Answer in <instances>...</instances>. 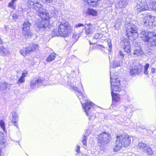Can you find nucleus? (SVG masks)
Here are the masks:
<instances>
[{
	"label": "nucleus",
	"mask_w": 156,
	"mask_h": 156,
	"mask_svg": "<svg viewBox=\"0 0 156 156\" xmlns=\"http://www.w3.org/2000/svg\"><path fill=\"white\" fill-rule=\"evenodd\" d=\"M72 89L75 91H76V94L77 96L79 99L80 100L82 105L83 108L86 113L87 115H88L90 119L95 118V115H91L90 111L92 109L91 107L94 104L89 101H85V102L82 101L85 100V98L83 93L77 88V87L74 86H71Z\"/></svg>",
	"instance_id": "1"
},
{
	"label": "nucleus",
	"mask_w": 156,
	"mask_h": 156,
	"mask_svg": "<svg viewBox=\"0 0 156 156\" xmlns=\"http://www.w3.org/2000/svg\"><path fill=\"white\" fill-rule=\"evenodd\" d=\"M72 31V27L68 23H61L59 24L58 32L57 30L54 29L51 31V34L53 37L59 35L66 37L69 35Z\"/></svg>",
	"instance_id": "2"
},
{
	"label": "nucleus",
	"mask_w": 156,
	"mask_h": 156,
	"mask_svg": "<svg viewBox=\"0 0 156 156\" xmlns=\"http://www.w3.org/2000/svg\"><path fill=\"white\" fill-rule=\"evenodd\" d=\"M28 3L30 5H33V11L40 18L46 19L49 18L50 15L48 12L42 7V6L39 3L34 2L31 0H29Z\"/></svg>",
	"instance_id": "3"
},
{
	"label": "nucleus",
	"mask_w": 156,
	"mask_h": 156,
	"mask_svg": "<svg viewBox=\"0 0 156 156\" xmlns=\"http://www.w3.org/2000/svg\"><path fill=\"white\" fill-rule=\"evenodd\" d=\"M131 141V138L127 134H123L117 136L115 147L114 149L117 151L120 150L123 146L125 147H127L130 145Z\"/></svg>",
	"instance_id": "4"
},
{
	"label": "nucleus",
	"mask_w": 156,
	"mask_h": 156,
	"mask_svg": "<svg viewBox=\"0 0 156 156\" xmlns=\"http://www.w3.org/2000/svg\"><path fill=\"white\" fill-rule=\"evenodd\" d=\"M142 40L148 46L156 45V34L154 32L142 31L140 34Z\"/></svg>",
	"instance_id": "5"
},
{
	"label": "nucleus",
	"mask_w": 156,
	"mask_h": 156,
	"mask_svg": "<svg viewBox=\"0 0 156 156\" xmlns=\"http://www.w3.org/2000/svg\"><path fill=\"white\" fill-rule=\"evenodd\" d=\"M148 3L150 8L156 10V2L153 0H141L137 3L136 9L138 12L149 9Z\"/></svg>",
	"instance_id": "6"
},
{
	"label": "nucleus",
	"mask_w": 156,
	"mask_h": 156,
	"mask_svg": "<svg viewBox=\"0 0 156 156\" xmlns=\"http://www.w3.org/2000/svg\"><path fill=\"white\" fill-rule=\"evenodd\" d=\"M126 27V35L129 37L135 39L138 36L136 27L133 24L129 23Z\"/></svg>",
	"instance_id": "7"
},
{
	"label": "nucleus",
	"mask_w": 156,
	"mask_h": 156,
	"mask_svg": "<svg viewBox=\"0 0 156 156\" xmlns=\"http://www.w3.org/2000/svg\"><path fill=\"white\" fill-rule=\"evenodd\" d=\"M110 135L105 132H102L99 135L98 139L99 146H102L108 143L111 139Z\"/></svg>",
	"instance_id": "8"
},
{
	"label": "nucleus",
	"mask_w": 156,
	"mask_h": 156,
	"mask_svg": "<svg viewBox=\"0 0 156 156\" xmlns=\"http://www.w3.org/2000/svg\"><path fill=\"white\" fill-rule=\"evenodd\" d=\"M110 82L111 90L113 91H119L120 89L119 86L120 84V80L117 77L113 76L110 73Z\"/></svg>",
	"instance_id": "9"
},
{
	"label": "nucleus",
	"mask_w": 156,
	"mask_h": 156,
	"mask_svg": "<svg viewBox=\"0 0 156 156\" xmlns=\"http://www.w3.org/2000/svg\"><path fill=\"white\" fill-rule=\"evenodd\" d=\"M137 148L149 155H151L153 154L151 147L149 145L142 142H140L138 143Z\"/></svg>",
	"instance_id": "10"
},
{
	"label": "nucleus",
	"mask_w": 156,
	"mask_h": 156,
	"mask_svg": "<svg viewBox=\"0 0 156 156\" xmlns=\"http://www.w3.org/2000/svg\"><path fill=\"white\" fill-rule=\"evenodd\" d=\"M50 17L48 19H43L41 18L43 20L39 21L37 24V26L38 28L40 31H44L46 30L47 28L48 25V20L50 19Z\"/></svg>",
	"instance_id": "11"
},
{
	"label": "nucleus",
	"mask_w": 156,
	"mask_h": 156,
	"mask_svg": "<svg viewBox=\"0 0 156 156\" xmlns=\"http://www.w3.org/2000/svg\"><path fill=\"white\" fill-rule=\"evenodd\" d=\"M44 80L42 78L37 77L33 79L30 82V86L31 89H34L41 85L43 83Z\"/></svg>",
	"instance_id": "12"
},
{
	"label": "nucleus",
	"mask_w": 156,
	"mask_h": 156,
	"mask_svg": "<svg viewBox=\"0 0 156 156\" xmlns=\"http://www.w3.org/2000/svg\"><path fill=\"white\" fill-rule=\"evenodd\" d=\"M30 25L31 24L27 21H25L23 24L22 32L25 37L31 35V33L30 32Z\"/></svg>",
	"instance_id": "13"
},
{
	"label": "nucleus",
	"mask_w": 156,
	"mask_h": 156,
	"mask_svg": "<svg viewBox=\"0 0 156 156\" xmlns=\"http://www.w3.org/2000/svg\"><path fill=\"white\" fill-rule=\"evenodd\" d=\"M142 70V66L139 64L136 65L134 68H133L130 70V75L133 76L139 75L141 73Z\"/></svg>",
	"instance_id": "14"
},
{
	"label": "nucleus",
	"mask_w": 156,
	"mask_h": 156,
	"mask_svg": "<svg viewBox=\"0 0 156 156\" xmlns=\"http://www.w3.org/2000/svg\"><path fill=\"white\" fill-rule=\"evenodd\" d=\"M142 15H143V16H142L141 18H142L144 25L149 28H151L152 26H150L148 24L149 22L152 20L151 17V15L147 14H142Z\"/></svg>",
	"instance_id": "15"
},
{
	"label": "nucleus",
	"mask_w": 156,
	"mask_h": 156,
	"mask_svg": "<svg viewBox=\"0 0 156 156\" xmlns=\"http://www.w3.org/2000/svg\"><path fill=\"white\" fill-rule=\"evenodd\" d=\"M133 54L135 56H141L143 54V51L141 48L140 45L138 44L135 45V48L133 49Z\"/></svg>",
	"instance_id": "16"
},
{
	"label": "nucleus",
	"mask_w": 156,
	"mask_h": 156,
	"mask_svg": "<svg viewBox=\"0 0 156 156\" xmlns=\"http://www.w3.org/2000/svg\"><path fill=\"white\" fill-rule=\"evenodd\" d=\"M84 27L85 32L87 35L90 34L94 32V28L92 24H86Z\"/></svg>",
	"instance_id": "17"
},
{
	"label": "nucleus",
	"mask_w": 156,
	"mask_h": 156,
	"mask_svg": "<svg viewBox=\"0 0 156 156\" xmlns=\"http://www.w3.org/2000/svg\"><path fill=\"white\" fill-rule=\"evenodd\" d=\"M12 118L11 122L14 124V125L18 128V122L17 120L18 119L19 116L17 113L15 111H13L12 112Z\"/></svg>",
	"instance_id": "18"
},
{
	"label": "nucleus",
	"mask_w": 156,
	"mask_h": 156,
	"mask_svg": "<svg viewBox=\"0 0 156 156\" xmlns=\"http://www.w3.org/2000/svg\"><path fill=\"white\" fill-rule=\"evenodd\" d=\"M111 95L112 100V105H116V104L119 102L120 97L119 95L115 94L113 91H111Z\"/></svg>",
	"instance_id": "19"
},
{
	"label": "nucleus",
	"mask_w": 156,
	"mask_h": 156,
	"mask_svg": "<svg viewBox=\"0 0 156 156\" xmlns=\"http://www.w3.org/2000/svg\"><path fill=\"white\" fill-rule=\"evenodd\" d=\"M28 48L27 50L29 51L30 52L33 51L37 52L39 50V46L38 44H33L30 45Z\"/></svg>",
	"instance_id": "20"
},
{
	"label": "nucleus",
	"mask_w": 156,
	"mask_h": 156,
	"mask_svg": "<svg viewBox=\"0 0 156 156\" xmlns=\"http://www.w3.org/2000/svg\"><path fill=\"white\" fill-rule=\"evenodd\" d=\"M27 72H25L22 73L21 76L16 82V83L18 85H20L24 83L25 82V77L27 76Z\"/></svg>",
	"instance_id": "21"
},
{
	"label": "nucleus",
	"mask_w": 156,
	"mask_h": 156,
	"mask_svg": "<svg viewBox=\"0 0 156 156\" xmlns=\"http://www.w3.org/2000/svg\"><path fill=\"white\" fill-rule=\"evenodd\" d=\"M10 53L9 49L3 46H0V55L3 56H7L9 55Z\"/></svg>",
	"instance_id": "22"
},
{
	"label": "nucleus",
	"mask_w": 156,
	"mask_h": 156,
	"mask_svg": "<svg viewBox=\"0 0 156 156\" xmlns=\"http://www.w3.org/2000/svg\"><path fill=\"white\" fill-rule=\"evenodd\" d=\"M128 0H120L118 3L119 7L124 8L127 4Z\"/></svg>",
	"instance_id": "23"
},
{
	"label": "nucleus",
	"mask_w": 156,
	"mask_h": 156,
	"mask_svg": "<svg viewBox=\"0 0 156 156\" xmlns=\"http://www.w3.org/2000/svg\"><path fill=\"white\" fill-rule=\"evenodd\" d=\"M56 55L55 53H51L47 58L46 60L48 62H50L54 60L55 58Z\"/></svg>",
	"instance_id": "24"
},
{
	"label": "nucleus",
	"mask_w": 156,
	"mask_h": 156,
	"mask_svg": "<svg viewBox=\"0 0 156 156\" xmlns=\"http://www.w3.org/2000/svg\"><path fill=\"white\" fill-rule=\"evenodd\" d=\"M121 44L123 45L124 47L127 46L128 45H130V43L128 39L126 38H123L121 39Z\"/></svg>",
	"instance_id": "25"
},
{
	"label": "nucleus",
	"mask_w": 156,
	"mask_h": 156,
	"mask_svg": "<svg viewBox=\"0 0 156 156\" xmlns=\"http://www.w3.org/2000/svg\"><path fill=\"white\" fill-rule=\"evenodd\" d=\"M122 63L121 61H115L113 62L110 65V67L115 68L120 66V64Z\"/></svg>",
	"instance_id": "26"
},
{
	"label": "nucleus",
	"mask_w": 156,
	"mask_h": 156,
	"mask_svg": "<svg viewBox=\"0 0 156 156\" xmlns=\"http://www.w3.org/2000/svg\"><path fill=\"white\" fill-rule=\"evenodd\" d=\"M28 47L23 48L20 50V52L21 55L25 56L27 55V54L29 53L30 52L27 49Z\"/></svg>",
	"instance_id": "27"
},
{
	"label": "nucleus",
	"mask_w": 156,
	"mask_h": 156,
	"mask_svg": "<svg viewBox=\"0 0 156 156\" xmlns=\"http://www.w3.org/2000/svg\"><path fill=\"white\" fill-rule=\"evenodd\" d=\"M87 14L93 16H95L97 14V12L95 10L91 9H88L87 11Z\"/></svg>",
	"instance_id": "28"
},
{
	"label": "nucleus",
	"mask_w": 156,
	"mask_h": 156,
	"mask_svg": "<svg viewBox=\"0 0 156 156\" xmlns=\"http://www.w3.org/2000/svg\"><path fill=\"white\" fill-rule=\"evenodd\" d=\"M151 18L152 20V21L149 22L148 24L150 26H152L153 25L154 26H156V17H154L153 16L151 15Z\"/></svg>",
	"instance_id": "29"
},
{
	"label": "nucleus",
	"mask_w": 156,
	"mask_h": 156,
	"mask_svg": "<svg viewBox=\"0 0 156 156\" xmlns=\"http://www.w3.org/2000/svg\"><path fill=\"white\" fill-rule=\"evenodd\" d=\"M4 134L3 132L2 131H0V147H2V145L4 143Z\"/></svg>",
	"instance_id": "30"
},
{
	"label": "nucleus",
	"mask_w": 156,
	"mask_h": 156,
	"mask_svg": "<svg viewBox=\"0 0 156 156\" xmlns=\"http://www.w3.org/2000/svg\"><path fill=\"white\" fill-rule=\"evenodd\" d=\"M122 22V20L120 19H118L116 20V23L114 26V27L117 30L118 29L121 25Z\"/></svg>",
	"instance_id": "31"
},
{
	"label": "nucleus",
	"mask_w": 156,
	"mask_h": 156,
	"mask_svg": "<svg viewBox=\"0 0 156 156\" xmlns=\"http://www.w3.org/2000/svg\"><path fill=\"white\" fill-rule=\"evenodd\" d=\"M7 88V84L5 82L0 83V89L2 90H4Z\"/></svg>",
	"instance_id": "32"
},
{
	"label": "nucleus",
	"mask_w": 156,
	"mask_h": 156,
	"mask_svg": "<svg viewBox=\"0 0 156 156\" xmlns=\"http://www.w3.org/2000/svg\"><path fill=\"white\" fill-rule=\"evenodd\" d=\"M125 54V52L123 50L122 51L121 50L119 51L118 55L121 58H124Z\"/></svg>",
	"instance_id": "33"
},
{
	"label": "nucleus",
	"mask_w": 156,
	"mask_h": 156,
	"mask_svg": "<svg viewBox=\"0 0 156 156\" xmlns=\"http://www.w3.org/2000/svg\"><path fill=\"white\" fill-rule=\"evenodd\" d=\"M103 35L102 33H98L95 34L94 37L93 38L95 39H100L102 37Z\"/></svg>",
	"instance_id": "34"
},
{
	"label": "nucleus",
	"mask_w": 156,
	"mask_h": 156,
	"mask_svg": "<svg viewBox=\"0 0 156 156\" xmlns=\"http://www.w3.org/2000/svg\"><path fill=\"white\" fill-rule=\"evenodd\" d=\"M149 64L147 63L146 65L144 66V73L146 75H147L148 73V69L149 68Z\"/></svg>",
	"instance_id": "35"
},
{
	"label": "nucleus",
	"mask_w": 156,
	"mask_h": 156,
	"mask_svg": "<svg viewBox=\"0 0 156 156\" xmlns=\"http://www.w3.org/2000/svg\"><path fill=\"white\" fill-rule=\"evenodd\" d=\"M123 50L125 52H129L131 51L130 50V45H128L127 46L124 47H123Z\"/></svg>",
	"instance_id": "36"
},
{
	"label": "nucleus",
	"mask_w": 156,
	"mask_h": 156,
	"mask_svg": "<svg viewBox=\"0 0 156 156\" xmlns=\"http://www.w3.org/2000/svg\"><path fill=\"white\" fill-rule=\"evenodd\" d=\"M87 136L85 135H84L83 136V137L82 138V142L84 145H86V146L87 145L86 139L87 138Z\"/></svg>",
	"instance_id": "37"
},
{
	"label": "nucleus",
	"mask_w": 156,
	"mask_h": 156,
	"mask_svg": "<svg viewBox=\"0 0 156 156\" xmlns=\"http://www.w3.org/2000/svg\"><path fill=\"white\" fill-rule=\"evenodd\" d=\"M8 7L12 8L13 9H15L16 8V5L14 3L11 2L9 3Z\"/></svg>",
	"instance_id": "38"
},
{
	"label": "nucleus",
	"mask_w": 156,
	"mask_h": 156,
	"mask_svg": "<svg viewBox=\"0 0 156 156\" xmlns=\"http://www.w3.org/2000/svg\"><path fill=\"white\" fill-rule=\"evenodd\" d=\"M0 126L2 128L4 131H5V123L3 121L1 120L0 122Z\"/></svg>",
	"instance_id": "39"
},
{
	"label": "nucleus",
	"mask_w": 156,
	"mask_h": 156,
	"mask_svg": "<svg viewBox=\"0 0 156 156\" xmlns=\"http://www.w3.org/2000/svg\"><path fill=\"white\" fill-rule=\"evenodd\" d=\"M84 26V25L83 24L81 23H79L76 24L74 25V27L76 28H78L81 27H83Z\"/></svg>",
	"instance_id": "40"
},
{
	"label": "nucleus",
	"mask_w": 156,
	"mask_h": 156,
	"mask_svg": "<svg viewBox=\"0 0 156 156\" xmlns=\"http://www.w3.org/2000/svg\"><path fill=\"white\" fill-rule=\"evenodd\" d=\"M108 44L109 46L108 51L110 52V51H111V49L112 48V45L111 42V41H110L109 42H108Z\"/></svg>",
	"instance_id": "41"
},
{
	"label": "nucleus",
	"mask_w": 156,
	"mask_h": 156,
	"mask_svg": "<svg viewBox=\"0 0 156 156\" xmlns=\"http://www.w3.org/2000/svg\"><path fill=\"white\" fill-rule=\"evenodd\" d=\"M12 17L14 20H16L18 18V16L16 14L14 13L12 15Z\"/></svg>",
	"instance_id": "42"
},
{
	"label": "nucleus",
	"mask_w": 156,
	"mask_h": 156,
	"mask_svg": "<svg viewBox=\"0 0 156 156\" xmlns=\"http://www.w3.org/2000/svg\"><path fill=\"white\" fill-rule=\"evenodd\" d=\"M101 0H88V2L89 3H96L98 1H100Z\"/></svg>",
	"instance_id": "43"
},
{
	"label": "nucleus",
	"mask_w": 156,
	"mask_h": 156,
	"mask_svg": "<svg viewBox=\"0 0 156 156\" xmlns=\"http://www.w3.org/2000/svg\"><path fill=\"white\" fill-rule=\"evenodd\" d=\"M53 0H43V2L46 3H48L51 2Z\"/></svg>",
	"instance_id": "44"
},
{
	"label": "nucleus",
	"mask_w": 156,
	"mask_h": 156,
	"mask_svg": "<svg viewBox=\"0 0 156 156\" xmlns=\"http://www.w3.org/2000/svg\"><path fill=\"white\" fill-rule=\"evenodd\" d=\"M77 148L76 150V151L78 153H79V152L80 151V147L79 145H77Z\"/></svg>",
	"instance_id": "45"
},
{
	"label": "nucleus",
	"mask_w": 156,
	"mask_h": 156,
	"mask_svg": "<svg viewBox=\"0 0 156 156\" xmlns=\"http://www.w3.org/2000/svg\"><path fill=\"white\" fill-rule=\"evenodd\" d=\"M155 69L154 68H152L151 69V72L152 73H155Z\"/></svg>",
	"instance_id": "46"
},
{
	"label": "nucleus",
	"mask_w": 156,
	"mask_h": 156,
	"mask_svg": "<svg viewBox=\"0 0 156 156\" xmlns=\"http://www.w3.org/2000/svg\"><path fill=\"white\" fill-rule=\"evenodd\" d=\"M140 127L142 129H145V126L144 125H141Z\"/></svg>",
	"instance_id": "47"
},
{
	"label": "nucleus",
	"mask_w": 156,
	"mask_h": 156,
	"mask_svg": "<svg viewBox=\"0 0 156 156\" xmlns=\"http://www.w3.org/2000/svg\"><path fill=\"white\" fill-rule=\"evenodd\" d=\"M98 46H98V48H99H99H104V47L102 45H99H99H98Z\"/></svg>",
	"instance_id": "48"
},
{
	"label": "nucleus",
	"mask_w": 156,
	"mask_h": 156,
	"mask_svg": "<svg viewBox=\"0 0 156 156\" xmlns=\"http://www.w3.org/2000/svg\"><path fill=\"white\" fill-rule=\"evenodd\" d=\"M76 35L75 34H73V39L75 38L76 37Z\"/></svg>",
	"instance_id": "49"
},
{
	"label": "nucleus",
	"mask_w": 156,
	"mask_h": 156,
	"mask_svg": "<svg viewBox=\"0 0 156 156\" xmlns=\"http://www.w3.org/2000/svg\"><path fill=\"white\" fill-rule=\"evenodd\" d=\"M17 1V0H12L11 2L15 4V3Z\"/></svg>",
	"instance_id": "50"
},
{
	"label": "nucleus",
	"mask_w": 156,
	"mask_h": 156,
	"mask_svg": "<svg viewBox=\"0 0 156 156\" xmlns=\"http://www.w3.org/2000/svg\"><path fill=\"white\" fill-rule=\"evenodd\" d=\"M8 27L7 26H5V30L7 31L8 30Z\"/></svg>",
	"instance_id": "51"
},
{
	"label": "nucleus",
	"mask_w": 156,
	"mask_h": 156,
	"mask_svg": "<svg viewBox=\"0 0 156 156\" xmlns=\"http://www.w3.org/2000/svg\"><path fill=\"white\" fill-rule=\"evenodd\" d=\"M81 88H83V87L81 83Z\"/></svg>",
	"instance_id": "52"
},
{
	"label": "nucleus",
	"mask_w": 156,
	"mask_h": 156,
	"mask_svg": "<svg viewBox=\"0 0 156 156\" xmlns=\"http://www.w3.org/2000/svg\"><path fill=\"white\" fill-rule=\"evenodd\" d=\"M89 42H90V44H93V43H91L90 41H89Z\"/></svg>",
	"instance_id": "53"
},
{
	"label": "nucleus",
	"mask_w": 156,
	"mask_h": 156,
	"mask_svg": "<svg viewBox=\"0 0 156 156\" xmlns=\"http://www.w3.org/2000/svg\"><path fill=\"white\" fill-rule=\"evenodd\" d=\"M0 1H2V0H0Z\"/></svg>",
	"instance_id": "54"
}]
</instances>
